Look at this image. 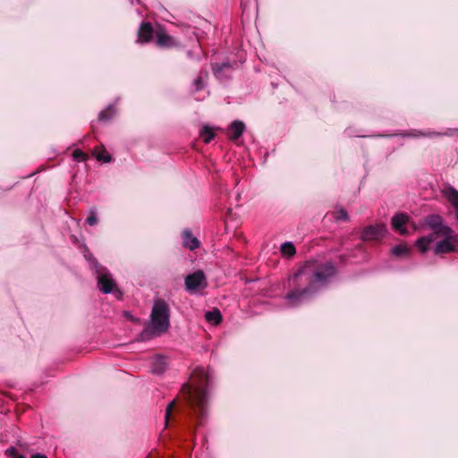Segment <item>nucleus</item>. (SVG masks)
<instances>
[{
    "instance_id": "1",
    "label": "nucleus",
    "mask_w": 458,
    "mask_h": 458,
    "mask_svg": "<svg viewBox=\"0 0 458 458\" xmlns=\"http://www.w3.org/2000/svg\"><path fill=\"white\" fill-rule=\"evenodd\" d=\"M336 268L331 262L321 263L308 260L289 276L284 300L289 306L295 307L313 297L335 276Z\"/></svg>"
},
{
    "instance_id": "2",
    "label": "nucleus",
    "mask_w": 458,
    "mask_h": 458,
    "mask_svg": "<svg viewBox=\"0 0 458 458\" xmlns=\"http://www.w3.org/2000/svg\"><path fill=\"white\" fill-rule=\"evenodd\" d=\"M210 380V375L204 367H197L191 373V384H184L181 392L184 396L188 407L198 417L199 424L205 417L208 405L206 386Z\"/></svg>"
},
{
    "instance_id": "3",
    "label": "nucleus",
    "mask_w": 458,
    "mask_h": 458,
    "mask_svg": "<svg viewBox=\"0 0 458 458\" xmlns=\"http://www.w3.org/2000/svg\"><path fill=\"white\" fill-rule=\"evenodd\" d=\"M169 327L170 308L164 300L157 299L151 310L150 325L144 329L143 334L158 336L166 333Z\"/></svg>"
},
{
    "instance_id": "4",
    "label": "nucleus",
    "mask_w": 458,
    "mask_h": 458,
    "mask_svg": "<svg viewBox=\"0 0 458 458\" xmlns=\"http://www.w3.org/2000/svg\"><path fill=\"white\" fill-rule=\"evenodd\" d=\"M427 225L433 230V233L427 236H422L419 238L416 242V246L419 250L425 253L429 245L438 238V235L443 233V228H449L448 226L443 225V219L438 215H430L426 218Z\"/></svg>"
},
{
    "instance_id": "5",
    "label": "nucleus",
    "mask_w": 458,
    "mask_h": 458,
    "mask_svg": "<svg viewBox=\"0 0 458 458\" xmlns=\"http://www.w3.org/2000/svg\"><path fill=\"white\" fill-rule=\"evenodd\" d=\"M443 233L438 237L443 239L437 242L434 248L436 255L458 252V234L454 233L451 228H443Z\"/></svg>"
},
{
    "instance_id": "6",
    "label": "nucleus",
    "mask_w": 458,
    "mask_h": 458,
    "mask_svg": "<svg viewBox=\"0 0 458 458\" xmlns=\"http://www.w3.org/2000/svg\"><path fill=\"white\" fill-rule=\"evenodd\" d=\"M185 289L190 293H194L199 289H205L208 285L207 278L202 270H197L185 277Z\"/></svg>"
},
{
    "instance_id": "7",
    "label": "nucleus",
    "mask_w": 458,
    "mask_h": 458,
    "mask_svg": "<svg viewBox=\"0 0 458 458\" xmlns=\"http://www.w3.org/2000/svg\"><path fill=\"white\" fill-rule=\"evenodd\" d=\"M386 233V227L383 224L366 226L361 233L362 241H377L384 237Z\"/></svg>"
},
{
    "instance_id": "8",
    "label": "nucleus",
    "mask_w": 458,
    "mask_h": 458,
    "mask_svg": "<svg viewBox=\"0 0 458 458\" xmlns=\"http://www.w3.org/2000/svg\"><path fill=\"white\" fill-rule=\"evenodd\" d=\"M456 133H458V129H447L445 131H443V132H438V131H418V130H411V131H408L407 133H405L404 135L408 136V137H413V138H418V137L434 138V137H441V136L452 137V136L455 135Z\"/></svg>"
},
{
    "instance_id": "9",
    "label": "nucleus",
    "mask_w": 458,
    "mask_h": 458,
    "mask_svg": "<svg viewBox=\"0 0 458 458\" xmlns=\"http://www.w3.org/2000/svg\"><path fill=\"white\" fill-rule=\"evenodd\" d=\"M156 43L159 47L171 48L178 46V42L164 30L155 32Z\"/></svg>"
},
{
    "instance_id": "10",
    "label": "nucleus",
    "mask_w": 458,
    "mask_h": 458,
    "mask_svg": "<svg viewBox=\"0 0 458 458\" xmlns=\"http://www.w3.org/2000/svg\"><path fill=\"white\" fill-rule=\"evenodd\" d=\"M152 24L149 21H144L140 24L138 31V42L148 43L155 35Z\"/></svg>"
},
{
    "instance_id": "11",
    "label": "nucleus",
    "mask_w": 458,
    "mask_h": 458,
    "mask_svg": "<svg viewBox=\"0 0 458 458\" xmlns=\"http://www.w3.org/2000/svg\"><path fill=\"white\" fill-rule=\"evenodd\" d=\"M98 286L104 293H110L115 287L114 281L111 277L110 274L103 273L98 276Z\"/></svg>"
},
{
    "instance_id": "12",
    "label": "nucleus",
    "mask_w": 458,
    "mask_h": 458,
    "mask_svg": "<svg viewBox=\"0 0 458 458\" xmlns=\"http://www.w3.org/2000/svg\"><path fill=\"white\" fill-rule=\"evenodd\" d=\"M409 220V216L403 213H398L392 218V226L393 228L398 232L402 235H405L408 233L405 225Z\"/></svg>"
},
{
    "instance_id": "13",
    "label": "nucleus",
    "mask_w": 458,
    "mask_h": 458,
    "mask_svg": "<svg viewBox=\"0 0 458 458\" xmlns=\"http://www.w3.org/2000/svg\"><path fill=\"white\" fill-rule=\"evenodd\" d=\"M245 131V124L241 121H233L227 129V137L236 141Z\"/></svg>"
},
{
    "instance_id": "14",
    "label": "nucleus",
    "mask_w": 458,
    "mask_h": 458,
    "mask_svg": "<svg viewBox=\"0 0 458 458\" xmlns=\"http://www.w3.org/2000/svg\"><path fill=\"white\" fill-rule=\"evenodd\" d=\"M182 244L185 248L194 250L199 246V241L194 237L190 230H184L182 234Z\"/></svg>"
},
{
    "instance_id": "15",
    "label": "nucleus",
    "mask_w": 458,
    "mask_h": 458,
    "mask_svg": "<svg viewBox=\"0 0 458 458\" xmlns=\"http://www.w3.org/2000/svg\"><path fill=\"white\" fill-rule=\"evenodd\" d=\"M205 318L208 323L218 325L222 321V314L218 309H214L206 312Z\"/></svg>"
},
{
    "instance_id": "16",
    "label": "nucleus",
    "mask_w": 458,
    "mask_h": 458,
    "mask_svg": "<svg viewBox=\"0 0 458 458\" xmlns=\"http://www.w3.org/2000/svg\"><path fill=\"white\" fill-rule=\"evenodd\" d=\"M445 196L448 201L455 208V216L458 219V191L454 188H450L446 191Z\"/></svg>"
},
{
    "instance_id": "17",
    "label": "nucleus",
    "mask_w": 458,
    "mask_h": 458,
    "mask_svg": "<svg viewBox=\"0 0 458 458\" xmlns=\"http://www.w3.org/2000/svg\"><path fill=\"white\" fill-rule=\"evenodd\" d=\"M208 73L207 71H200L198 77L193 81V86L196 91H199L205 87V81L207 80Z\"/></svg>"
},
{
    "instance_id": "18",
    "label": "nucleus",
    "mask_w": 458,
    "mask_h": 458,
    "mask_svg": "<svg viewBox=\"0 0 458 458\" xmlns=\"http://www.w3.org/2000/svg\"><path fill=\"white\" fill-rule=\"evenodd\" d=\"M165 366L166 359L164 356L158 355L155 360L152 370L156 374H160L165 369Z\"/></svg>"
},
{
    "instance_id": "19",
    "label": "nucleus",
    "mask_w": 458,
    "mask_h": 458,
    "mask_svg": "<svg viewBox=\"0 0 458 458\" xmlns=\"http://www.w3.org/2000/svg\"><path fill=\"white\" fill-rule=\"evenodd\" d=\"M199 135L205 143H209L215 138L213 130L208 126H205Z\"/></svg>"
},
{
    "instance_id": "20",
    "label": "nucleus",
    "mask_w": 458,
    "mask_h": 458,
    "mask_svg": "<svg viewBox=\"0 0 458 458\" xmlns=\"http://www.w3.org/2000/svg\"><path fill=\"white\" fill-rule=\"evenodd\" d=\"M280 250H281L282 254L286 257H292L295 254V247L290 242H286L283 243L281 245Z\"/></svg>"
},
{
    "instance_id": "21",
    "label": "nucleus",
    "mask_w": 458,
    "mask_h": 458,
    "mask_svg": "<svg viewBox=\"0 0 458 458\" xmlns=\"http://www.w3.org/2000/svg\"><path fill=\"white\" fill-rule=\"evenodd\" d=\"M114 108L111 106H109L108 107H106V109L102 110L99 114H98V119L100 121H109L110 119L113 118V116L114 115Z\"/></svg>"
},
{
    "instance_id": "22",
    "label": "nucleus",
    "mask_w": 458,
    "mask_h": 458,
    "mask_svg": "<svg viewBox=\"0 0 458 458\" xmlns=\"http://www.w3.org/2000/svg\"><path fill=\"white\" fill-rule=\"evenodd\" d=\"M94 155L98 161H103L105 163L111 161V156L107 153V151L104 148L95 149Z\"/></svg>"
},
{
    "instance_id": "23",
    "label": "nucleus",
    "mask_w": 458,
    "mask_h": 458,
    "mask_svg": "<svg viewBox=\"0 0 458 458\" xmlns=\"http://www.w3.org/2000/svg\"><path fill=\"white\" fill-rule=\"evenodd\" d=\"M409 249L405 244H399L392 249V253L395 256H402L408 253Z\"/></svg>"
},
{
    "instance_id": "24",
    "label": "nucleus",
    "mask_w": 458,
    "mask_h": 458,
    "mask_svg": "<svg viewBox=\"0 0 458 458\" xmlns=\"http://www.w3.org/2000/svg\"><path fill=\"white\" fill-rule=\"evenodd\" d=\"M230 68H231V65L229 64H227V63H225V64H215V65H213L212 70H213L214 74L217 78H220L221 72L224 69H230Z\"/></svg>"
},
{
    "instance_id": "25",
    "label": "nucleus",
    "mask_w": 458,
    "mask_h": 458,
    "mask_svg": "<svg viewBox=\"0 0 458 458\" xmlns=\"http://www.w3.org/2000/svg\"><path fill=\"white\" fill-rule=\"evenodd\" d=\"M72 157L77 162H83L88 158V155L81 149H75L72 153Z\"/></svg>"
},
{
    "instance_id": "26",
    "label": "nucleus",
    "mask_w": 458,
    "mask_h": 458,
    "mask_svg": "<svg viewBox=\"0 0 458 458\" xmlns=\"http://www.w3.org/2000/svg\"><path fill=\"white\" fill-rule=\"evenodd\" d=\"M98 222V219L97 217V212H96V209L95 208H91L89 210V217L87 218L86 220V223L90 225V226H93V225H96Z\"/></svg>"
},
{
    "instance_id": "27",
    "label": "nucleus",
    "mask_w": 458,
    "mask_h": 458,
    "mask_svg": "<svg viewBox=\"0 0 458 458\" xmlns=\"http://www.w3.org/2000/svg\"><path fill=\"white\" fill-rule=\"evenodd\" d=\"M334 217L336 220H347L348 219V213L345 209L340 208L339 210H336L334 213Z\"/></svg>"
},
{
    "instance_id": "28",
    "label": "nucleus",
    "mask_w": 458,
    "mask_h": 458,
    "mask_svg": "<svg viewBox=\"0 0 458 458\" xmlns=\"http://www.w3.org/2000/svg\"><path fill=\"white\" fill-rule=\"evenodd\" d=\"M174 404H175V401H173V402H171V403L167 405V407H166V409H165V425H166V426H167V424H168V420H169V418H170L171 413H172V411H173V409H174Z\"/></svg>"
},
{
    "instance_id": "29",
    "label": "nucleus",
    "mask_w": 458,
    "mask_h": 458,
    "mask_svg": "<svg viewBox=\"0 0 458 458\" xmlns=\"http://www.w3.org/2000/svg\"><path fill=\"white\" fill-rule=\"evenodd\" d=\"M7 456L16 458L19 454L15 447H10L5 451Z\"/></svg>"
},
{
    "instance_id": "30",
    "label": "nucleus",
    "mask_w": 458,
    "mask_h": 458,
    "mask_svg": "<svg viewBox=\"0 0 458 458\" xmlns=\"http://www.w3.org/2000/svg\"><path fill=\"white\" fill-rule=\"evenodd\" d=\"M31 458H47L45 454H36L31 456Z\"/></svg>"
},
{
    "instance_id": "31",
    "label": "nucleus",
    "mask_w": 458,
    "mask_h": 458,
    "mask_svg": "<svg viewBox=\"0 0 458 458\" xmlns=\"http://www.w3.org/2000/svg\"><path fill=\"white\" fill-rule=\"evenodd\" d=\"M16 458H25V456H24V455H20V454H19Z\"/></svg>"
},
{
    "instance_id": "32",
    "label": "nucleus",
    "mask_w": 458,
    "mask_h": 458,
    "mask_svg": "<svg viewBox=\"0 0 458 458\" xmlns=\"http://www.w3.org/2000/svg\"><path fill=\"white\" fill-rule=\"evenodd\" d=\"M125 315H126L128 318H131V315H129L127 312L125 313Z\"/></svg>"
}]
</instances>
